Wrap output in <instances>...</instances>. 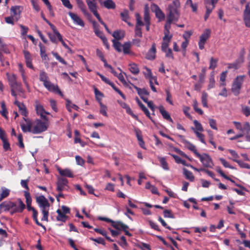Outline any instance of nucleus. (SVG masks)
<instances>
[{
	"mask_svg": "<svg viewBox=\"0 0 250 250\" xmlns=\"http://www.w3.org/2000/svg\"><path fill=\"white\" fill-rule=\"evenodd\" d=\"M210 35V31L208 29H207L204 33L200 37V40L198 42L199 48L201 50L204 48V45L207 40L209 38Z\"/></svg>",
	"mask_w": 250,
	"mask_h": 250,
	"instance_id": "obj_8",
	"label": "nucleus"
},
{
	"mask_svg": "<svg viewBox=\"0 0 250 250\" xmlns=\"http://www.w3.org/2000/svg\"><path fill=\"white\" fill-rule=\"evenodd\" d=\"M7 237V233L6 231L2 229H0V247L2 246L4 239Z\"/></svg>",
	"mask_w": 250,
	"mask_h": 250,
	"instance_id": "obj_47",
	"label": "nucleus"
},
{
	"mask_svg": "<svg viewBox=\"0 0 250 250\" xmlns=\"http://www.w3.org/2000/svg\"><path fill=\"white\" fill-rule=\"evenodd\" d=\"M158 159L161 164L162 167L166 170L169 169L168 164L166 161V158L164 157H158Z\"/></svg>",
	"mask_w": 250,
	"mask_h": 250,
	"instance_id": "obj_44",
	"label": "nucleus"
},
{
	"mask_svg": "<svg viewBox=\"0 0 250 250\" xmlns=\"http://www.w3.org/2000/svg\"><path fill=\"white\" fill-rule=\"evenodd\" d=\"M243 20L246 27H250V6L249 3L245 5V9L243 12Z\"/></svg>",
	"mask_w": 250,
	"mask_h": 250,
	"instance_id": "obj_13",
	"label": "nucleus"
},
{
	"mask_svg": "<svg viewBox=\"0 0 250 250\" xmlns=\"http://www.w3.org/2000/svg\"><path fill=\"white\" fill-rule=\"evenodd\" d=\"M109 85H110L112 88L117 92L124 100H125L126 97L125 96L124 94V93L119 89L118 88L114 83L112 82H110V83L109 84Z\"/></svg>",
	"mask_w": 250,
	"mask_h": 250,
	"instance_id": "obj_48",
	"label": "nucleus"
},
{
	"mask_svg": "<svg viewBox=\"0 0 250 250\" xmlns=\"http://www.w3.org/2000/svg\"><path fill=\"white\" fill-rule=\"evenodd\" d=\"M23 53L27 67L34 69V66L32 63V59L31 54L28 51L26 50H23Z\"/></svg>",
	"mask_w": 250,
	"mask_h": 250,
	"instance_id": "obj_17",
	"label": "nucleus"
},
{
	"mask_svg": "<svg viewBox=\"0 0 250 250\" xmlns=\"http://www.w3.org/2000/svg\"><path fill=\"white\" fill-rule=\"evenodd\" d=\"M68 180L65 178L59 177L56 183V190L58 191L68 190L69 188Z\"/></svg>",
	"mask_w": 250,
	"mask_h": 250,
	"instance_id": "obj_7",
	"label": "nucleus"
},
{
	"mask_svg": "<svg viewBox=\"0 0 250 250\" xmlns=\"http://www.w3.org/2000/svg\"><path fill=\"white\" fill-rule=\"evenodd\" d=\"M112 36L115 38L114 40L118 41L125 37V32L122 30H116L113 33Z\"/></svg>",
	"mask_w": 250,
	"mask_h": 250,
	"instance_id": "obj_28",
	"label": "nucleus"
},
{
	"mask_svg": "<svg viewBox=\"0 0 250 250\" xmlns=\"http://www.w3.org/2000/svg\"><path fill=\"white\" fill-rule=\"evenodd\" d=\"M193 107L194 110L197 113H198L199 114H200V115L203 114L204 112L201 109L198 108V103L196 100L193 101Z\"/></svg>",
	"mask_w": 250,
	"mask_h": 250,
	"instance_id": "obj_50",
	"label": "nucleus"
},
{
	"mask_svg": "<svg viewBox=\"0 0 250 250\" xmlns=\"http://www.w3.org/2000/svg\"><path fill=\"white\" fill-rule=\"evenodd\" d=\"M20 6H12L10 8L11 16L13 17L15 20L17 21L21 18V11Z\"/></svg>",
	"mask_w": 250,
	"mask_h": 250,
	"instance_id": "obj_14",
	"label": "nucleus"
},
{
	"mask_svg": "<svg viewBox=\"0 0 250 250\" xmlns=\"http://www.w3.org/2000/svg\"><path fill=\"white\" fill-rule=\"evenodd\" d=\"M78 6L85 16H86L88 19L89 18L91 17V15L88 12L84 3H83V4H80Z\"/></svg>",
	"mask_w": 250,
	"mask_h": 250,
	"instance_id": "obj_37",
	"label": "nucleus"
},
{
	"mask_svg": "<svg viewBox=\"0 0 250 250\" xmlns=\"http://www.w3.org/2000/svg\"><path fill=\"white\" fill-rule=\"evenodd\" d=\"M98 102L99 103L100 105V112L103 116L107 117V114L106 112L107 107L106 105L103 104L101 102V99H98Z\"/></svg>",
	"mask_w": 250,
	"mask_h": 250,
	"instance_id": "obj_39",
	"label": "nucleus"
},
{
	"mask_svg": "<svg viewBox=\"0 0 250 250\" xmlns=\"http://www.w3.org/2000/svg\"><path fill=\"white\" fill-rule=\"evenodd\" d=\"M1 141L2 142V146H3L4 150L5 151H7L8 150H11L10 145L9 143L8 142L7 139L6 138V139H4Z\"/></svg>",
	"mask_w": 250,
	"mask_h": 250,
	"instance_id": "obj_54",
	"label": "nucleus"
},
{
	"mask_svg": "<svg viewBox=\"0 0 250 250\" xmlns=\"http://www.w3.org/2000/svg\"><path fill=\"white\" fill-rule=\"evenodd\" d=\"M242 113L246 116H250V107L249 106H245L242 108Z\"/></svg>",
	"mask_w": 250,
	"mask_h": 250,
	"instance_id": "obj_64",
	"label": "nucleus"
},
{
	"mask_svg": "<svg viewBox=\"0 0 250 250\" xmlns=\"http://www.w3.org/2000/svg\"><path fill=\"white\" fill-rule=\"evenodd\" d=\"M104 6L108 9H115L116 7L115 3L112 0H105L103 2Z\"/></svg>",
	"mask_w": 250,
	"mask_h": 250,
	"instance_id": "obj_31",
	"label": "nucleus"
},
{
	"mask_svg": "<svg viewBox=\"0 0 250 250\" xmlns=\"http://www.w3.org/2000/svg\"><path fill=\"white\" fill-rule=\"evenodd\" d=\"M208 94L205 91H203L202 94L201 101L202 105L205 107H208Z\"/></svg>",
	"mask_w": 250,
	"mask_h": 250,
	"instance_id": "obj_38",
	"label": "nucleus"
},
{
	"mask_svg": "<svg viewBox=\"0 0 250 250\" xmlns=\"http://www.w3.org/2000/svg\"><path fill=\"white\" fill-rule=\"evenodd\" d=\"M33 218L36 224L39 226L45 229V227L44 225H43L42 223H41L38 220V212L37 210L35 208L33 211Z\"/></svg>",
	"mask_w": 250,
	"mask_h": 250,
	"instance_id": "obj_32",
	"label": "nucleus"
},
{
	"mask_svg": "<svg viewBox=\"0 0 250 250\" xmlns=\"http://www.w3.org/2000/svg\"><path fill=\"white\" fill-rule=\"evenodd\" d=\"M30 177H28L26 180H21V186L26 189V191H28L29 188L28 186V183L29 182Z\"/></svg>",
	"mask_w": 250,
	"mask_h": 250,
	"instance_id": "obj_58",
	"label": "nucleus"
},
{
	"mask_svg": "<svg viewBox=\"0 0 250 250\" xmlns=\"http://www.w3.org/2000/svg\"><path fill=\"white\" fill-rule=\"evenodd\" d=\"M232 160L237 163L240 167L243 168L250 169V165L247 163H244L243 161L238 159H232Z\"/></svg>",
	"mask_w": 250,
	"mask_h": 250,
	"instance_id": "obj_43",
	"label": "nucleus"
},
{
	"mask_svg": "<svg viewBox=\"0 0 250 250\" xmlns=\"http://www.w3.org/2000/svg\"><path fill=\"white\" fill-rule=\"evenodd\" d=\"M42 212L43 214V216L41 219L42 221H48V215H49V208H44L41 209Z\"/></svg>",
	"mask_w": 250,
	"mask_h": 250,
	"instance_id": "obj_41",
	"label": "nucleus"
},
{
	"mask_svg": "<svg viewBox=\"0 0 250 250\" xmlns=\"http://www.w3.org/2000/svg\"><path fill=\"white\" fill-rule=\"evenodd\" d=\"M128 83H129L130 84H131L137 90L138 94L140 96V97H143L144 95H149V92L146 88H140L133 84L129 81L128 82Z\"/></svg>",
	"mask_w": 250,
	"mask_h": 250,
	"instance_id": "obj_25",
	"label": "nucleus"
},
{
	"mask_svg": "<svg viewBox=\"0 0 250 250\" xmlns=\"http://www.w3.org/2000/svg\"><path fill=\"white\" fill-rule=\"evenodd\" d=\"M216 171L225 179L229 180L232 183H235L233 180L231 179L230 178H229V176H228L224 173V172L223 171V170L221 169L220 167H217L216 169Z\"/></svg>",
	"mask_w": 250,
	"mask_h": 250,
	"instance_id": "obj_52",
	"label": "nucleus"
},
{
	"mask_svg": "<svg viewBox=\"0 0 250 250\" xmlns=\"http://www.w3.org/2000/svg\"><path fill=\"white\" fill-rule=\"evenodd\" d=\"M58 171L61 176H66L69 178H73L74 177L73 173L69 169L65 168L62 169L59 168Z\"/></svg>",
	"mask_w": 250,
	"mask_h": 250,
	"instance_id": "obj_26",
	"label": "nucleus"
},
{
	"mask_svg": "<svg viewBox=\"0 0 250 250\" xmlns=\"http://www.w3.org/2000/svg\"><path fill=\"white\" fill-rule=\"evenodd\" d=\"M218 62V59H215L213 57H211L210 59L209 66L208 67V69L214 70L217 67Z\"/></svg>",
	"mask_w": 250,
	"mask_h": 250,
	"instance_id": "obj_36",
	"label": "nucleus"
},
{
	"mask_svg": "<svg viewBox=\"0 0 250 250\" xmlns=\"http://www.w3.org/2000/svg\"><path fill=\"white\" fill-rule=\"evenodd\" d=\"M178 136L182 140V142L185 145V147H186L188 149L193 152L196 156L199 153L197 151L196 146L190 143L189 141L186 140L183 135H178Z\"/></svg>",
	"mask_w": 250,
	"mask_h": 250,
	"instance_id": "obj_10",
	"label": "nucleus"
},
{
	"mask_svg": "<svg viewBox=\"0 0 250 250\" xmlns=\"http://www.w3.org/2000/svg\"><path fill=\"white\" fill-rule=\"evenodd\" d=\"M144 68L147 71V73L144 72V75L145 77L146 78H148L149 80H152V81H153L156 85H158L159 83L157 81V77L153 76L151 69L146 66H145Z\"/></svg>",
	"mask_w": 250,
	"mask_h": 250,
	"instance_id": "obj_22",
	"label": "nucleus"
},
{
	"mask_svg": "<svg viewBox=\"0 0 250 250\" xmlns=\"http://www.w3.org/2000/svg\"><path fill=\"white\" fill-rule=\"evenodd\" d=\"M53 56L62 63L66 65V62L62 59L57 52H52Z\"/></svg>",
	"mask_w": 250,
	"mask_h": 250,
	"instance_id": "obj_55",
	"label": "nucleus"
},
{
	"mask_svg": "<svg viewBox=\"0 0 250 250\" xmlns=\"http://www.w3.org/2000/svg\"><path fill=\"white\" fill-rule=\"evenodd\" d=\"M150 19L149 11L148 9L146 8L144 11V21L145 23H150Z\"/></svg>",
	"mask_w": 250,
	"mask_h": 250,
	"instance_id": "obj_60",
	"label": "nucleus"
},
{
	"mask_svg": "<svg viewBox=\"0 0 250 250\" xmlns=\"http://www.w3.org/2000/svg\"><path fill=\"white\" fill-rule=\"evenodd\" d=\"M14 104L16 105L21 112V114L24 116V117L28 116V112L27 111L25 106L23 103H20L17 100H15Z\"/></svg>",
	"mask_w": 250,
	"mask_h": 250,
	"instance_id": "obj_19",
	"label": "nucleus"
},
{
	"mask_svg": "<svg viewBox=\"0 0 250 250\" xmlns=\"http://www.w3.org/2000/svg\"><path fill=\"white\" fill-rule=\"evenodd\" d=\"M236 128L239 131V133H244V136L247 141L250 142V124L249 122H246L243 124L240 122L234 121L233 122Z\"/></svg>",
	"mask_w": 250,
	"mask_h": 250,
	"instance_id": "obj_3",
	"label": "nucleus"
},
{
	"mask_svg": "<svg viewBox=\"0 0 250 250\" xmlns=\"http://www.w3.org/2000/svg\"><path fill=\"white\" fill-rule=\"evenodd\" d=\"M180 0H173L172 2L167 5L166 9L167 20L164 32L170 33L169 29L171 23L178 21L180 15Z\"/></svg>",
	"mask_w": 250,
	"mask_h": 250,
	"instance_id": "obj_1",
	"label": "nucleus"
},
{
	"mask_svg": "<svg viewBox=\"0 0 250 250\" xmlns=\"http://www.w3.org/2000/svg\"><path fill=\"white\" fill-rule=\"evenodd\" d=\"M163 213L164 217L165 218H174V217L170 210L165 209L164 210Z\"/></svg>",
	"mask_w": 250,
	"mask_h": 250,
	"instance_id": "obj_63",
	"label": "nucleus"
},
{
	"mask_svg": "<svg viewBox=\"0 0 250 250\" xmlns=\"http://www.w3.org/2000/svg\"><path fill=\"white\" fill-rule=\"evenodd\" d=\"M159 110L160 112L162 114L163 117L165 119H166L171 123H173V120L171 118L169 114L165 110L164 107L163 105H160L159 107Z\"/></svg>",
	"mask_w": 250,
	"mask_h": 250,
	"instance_id": "obj_24",
	"label": "nucleus"
},
{
	"mask_svg": "<svg viewBox=\"0 0 250 250\" xmlns=\"http://www.w3.org/2000/svg\"><path fill=\"white\" fill-rule=\"evenodd\" d=\"M39 46L40 49V55H41V57L42 59L43 60H46L47 59H48V58H47V56L45 53L46 50H45V46L44 45H43L42 44V43H40Z\"/></svg>",
	"mask_w": 250,
	"mask_h": 250,
	"instance_id": "obj_33",
	"label": "nucleus"
},
{
	"mask_svg": "<svg viewBox=\"0 0 250 250\" xmlns=\"http://www.w3.org/2000/svg\"><path fill=\"white\" fill-rule=\"evenodd\" d=\"M11 89L20 91L21 89V84L20 83L16 82L10 85Z\"/></svg>",
	"mask_w": 250,
	"mask_h": 250,
	"instance_id": "obj_53",
	"label": "nucleus"
},
{
	"mask_svg": "<svg viewBox=\"0 0 250 250\" xmlns=\"http://www.w3.org/2000/svg\"><path fill=\"white\" fill-rule=\"evenodd\" d=\"M156 44L155 43H153L152 44L150 49L147 52L145 58L148 60L153 61L156 58Z\"/></svg>",
	"mask_w": 250,
	"mask_h": 250,
	"instance_id": "obj_15",
	"label": "nucleus"
},
{
	"mask_svg": "<svg viewBox=\"0 0 250 250\" xmlns=\"http://www.w3.org/2000/svg\"><path fill=\"white\" fill-rule=\"evenodd\" d=\"M219 160L225 167L229 168L232 169H235L234 167L230 166L229 164V163L224 158H219Z\"/></svg>",
	"mask_w": 250,
	"mask_h": 250,
	"instance_id": "obj_56",
	"label": "nucleus"
},
{
	"mask_svg": "<svg viewBox=\"0 0 250 250\" xmlns=\"http://www.w3.org/2000/svg\"><path fill=\"white\" fill-rule=\"evenodd\" d=\"M19 207L16 206L15 208L11 211V214L12 215L16 212H22L25 208V205L21 199H18Z\"/></svg>",
	"mask_w": 250,
	"mask_h": 250,
	"instance_id": "obj_23",
	"label": "nucleus"
},
{
	"mask_svg": "<svg viewBox=\"0 0 250 250\" xmlns=\"http://www.w3.org/2000/svg\"><path fill=\"white\" fill-rule=\"evenodd\" d=\"M196 157L200 159L204 167L211 168L213 167V163L212 159L208 154L204 153L201 155L199 153Z\"/></svg>",
	"mask_w": 250,
	"mask_h": 250,
	"instance_id": "obj_6",
	"label": "nucleus"
},
{
	"mask_svg": "<svg viewBox=\"0 0 250 250\" xmlns=\"http://www.w3.org/2000/svg\"><path fill=\"white\" fill-rule=\"evenodd\" d=\"M24 196L26 199V205H31L32 199L30 194V193L27 191H24Z\"/></svg>",
	"mask_w": 250,
	"mask_h": 250,
	"instance_id": "obj_57",
	"label": "nucleus"
},
{
	"mask_svg": "<svg viewBox=\"0 0 250 250\" xmlns=\"http://www.w3.org/2000/svg\"><path fill=\"white\" fill-rule=\"evenodd\" d=\"M9 190L7 189H5L2 191L0 194V202L9 195Z\"/></svg>",
	"mask_w": 250,
	"mask_h": 250,
	"instance_id": "obj_62",
	"label": "nucleus"
},
{
	"mask_svg": "<svg viewBox=\"0 0 250 250\" xmlns=\"http://www.w3.org/2000/svg\"><path fill=\"white\" fill-rule=\"evenodd\" d=\"M245 77V75H239L234 79L232 83L231 91L235 96H238L240 93V90Z\"/></svg>",
	"mask_w": 250,
	"mask_h": 250,
	"instance_id": "obj_4",
	"label": "nucleus"
},
{
	"mask_svg": "<svg viewBox=\"0 0 250 250\" xmlns=\"http://www.w3.org/2000/svg\"><path fill=\"white\" fill-rule=\"evenodd\" d=\"M193 123L195 126V127L192 128V129L194 131V132L195 133L196 132H202L204 131V129L203 128V126L200 123H199L198 121L195 120L193 121Z\"/></svg>",
	"mask_w": 250,
	"mask_h": 250,
	"instance_id": "obj_29",
	"label": "nucleus"
},
{
	"mask_svg": "<svg viewBox=\"0 0 250 250\" xmlns=\"http://www.w3.org/2000/svg\"><path fill=\"white\" fill-rule=\"evenodd\" d=\"M216 3H205L206 8V13H208L209 15L212 12V10L214 9Z\"/></svg>",
	"mask_w": 250,
	"mask_h": 250,
	"instance_id": "obj_45",
	"label": "nucleus"
},
{
	"mask_svg": "<svg viewBox=\"0 0 250 250\" xmlns=\"http://www.w3.org/2000/svg\"><path fill=\"white\" fill-rule=\"evenodd\" d=\"M157 9L155 11L156 16L159 19H164L165 18V14L159 7L156 5Z\"/></svg>",
	"mask_w": 250,
	"mask_h": 250,
	"instance_id": "obj_49",
	"label": "nucleus"
},
{
	"mask_svg": "<svg viewBox=\"0 0 250 250\" xmlns=\"http://www.w3.org/2000/svg\"><path fill=\"white\" fill-rule=\"evenodd\" d=\"M88 9L92 12L97 19L100 17V15L97 11V5L95 2V0H85Z\"/></svg>",
	"mask_w": 250,
	"mask_h": 250,
	"instance_id": "obj_11",
	"label": "nucleus"
},
{
	"mask_svg": "<svg viewBox=\"0 0 250 250\" xmlns=\"http://www.w3.org/2000/svg\"><path fill=\"white\" fill-rule=\"evenodd\" d=\"M215 81L214 79V72H212L209 79V83L208 85V89L209 90L215 87Z\"/></svg>",
	"mask_w": 250,
	"mask_h": 250,
	"instance_id": "obj_35",
	"label": "nucleus"
},
{
	"mask_svg": "<svg viewBox=\"0 0 250 250\" xmlns=\"http://www.w3.org/2000/svg\"><path fill=\"white\" fill-rule=\"evenodd\" d=\"M129 66V70L132 73L136 75L139 73V72H140L139 68L138 65L136 63H130Z\"/></svg>",
	"mask_w": 250,
	"mask_h": 250,
	"instance_id": "obj_34",
	"label": "nucleus"
},
{
	"mask_svg": "<svg viewBox=\"0 0 250 250\" xmlns=\"http://www.w3.org/2000/svg\"><path fill=\"white\" fill-rule=\"evenodd\" d=\"M7 79L9 83L10 86L16 83L17 81V76L15 74L10 75L9 73L6 74Z\"/></svg>",
	"mask_w": 250,
	"mask_h": 250,
	"instance_id": "obj_46",
	"label": "nucleus"
},
{
	"mask_svg": "<svg viewBox=\"0 0 250 250\" xmlns=\"http://www.w3.org/2000/svg\"><path fill=\"white\" fill-rule=\"evenodd\" d=\"M124 53L128 54L130 53V44L129 42H126L124 43L122 45Z\"/></svg>",
	"mask_w": 250,
	"mask_h": 250,
	"instance_id": "obj_51",
	"label": "nucleus"
},
{
	"mask_svg": "<svg viewBox=\"0 0 250 250\" xmlns=\"http://www.w3.org/2000/svg\"><path fill=\"white\" fill-rule=\"evenodd\" d=\"M39 80L43 83V86L49 91L58 93L61 97L63 96V93L59 89L57 85L52 83L49 80L47 74L43 70H41L39 74Z\"/></svg>",
	"mask_w": 250,
	"mask_h": 250,
	"instance_id": "obj_2",
	"label": "nucleus"
},
{
	"mask_svg": "<svg viewBox=\"0 0 250 250\" xmlns=\"http://www.w3.org/2000/svg\"><path fill=\"white\" fill-rule=\"evenodd\" d=\"M111 225L114 228L118 230L128 229L129 228L128 226L121 221L115 222L113 221L111 223Z\"/></svg>",
	"mask_w": 250,
	"mask_h": 250,
	"instance_id": "obj_21",
	"label": "nucleus"
},
{
	"mask_svg": "<svg viewBox=\"0 0 250 250\" xmlns=\"http://www.w3.org/2000/svg\"><path fill=\"white\" fill-rule=\"evenodd\" d=\"M90 240L94 242H97L98 244H102L103 245H105V243L103 238L102 237H98L97 238H94L93 237H90Z\"/></svg>",
	"mask_w": 250,
	"mask_h": 250,
	"instance_id": "obj_61",
	"label": "nucleus"
},
{
	"mask_svg": "<svg viewBox=\"0 0 250 250\" xmlns=\"http://www.w3.org/2000/svg\"><path fill=\"white\" fill-rule=\"evenodd\" d=\"M183 173L187 179L189 180L191 182H193L194 180V176L193 175L192 173L184 168L183 169Z\"/></svg>",
	"mask_w": 250,
	"mask_h": 250,
	"instance_id": "obj_30",
	"label": "nucleus"
},
{
	"mask_svg": "<svg viewBox=\"0 0 250 250\" xmlns=\"http://www.w3.org/2000/svg\"><path fill=\"white\" fill-rule=\"evenodd\" d=\"M25 123H21L20 125L22 131L24 132H31L33 133V123L31 120L28 118H23Z\"/></svg>",
	"mask_w": 250,
	"mask_h": 250,
	"instance_id": "obj_9",
	"label": "nucleus"
},
{
	"mask_svg": "<svg viewBox=\"0 0 250 250\" xmlns=\"http://www.w3.org/2000/svg\"><path fill=\"white\" fill-rule=\"evenodd\" d=\"M36 200L41 209L49 208L50 207L48 201L43 195L37 196Z\"/></svg>",
	"mask_w": 250,
	"mask_h": 250,
	"instance_id": "obj_12",
	"label": "nucleus"
},
{
	"mask_svg": "<svg viewBox=\"0 0 250 250\" xmlns=\"http://www.w3.org/2000/svg\"><path fill=\"white\" fill-rule=\"evenodd\" d=\"M16 206V203L11 201H5L0 204V208L4 211H9L11 209L13 210Z\"/></svg>",
	"mask_w": 250,
	"mask_h": 250,
	"instance_id": "obj_16",
	"label": "nucleus"
},
{
	"mask_svg": "<svg viewBox=\"0 0 250 250\" xmlns=\"http://www.w3.org/2000/svg\"><path fill=\"white\" fill-rule=\"evenodd\" d=\"M36 110L37 113L38 115H40L42 118L44 120H47L45 114H49V113L44 110L43 107L42 105L40 104H37L36 105Z\"/></svg>",
	"mask_w": 250,
	"mask_h": 250,
	"instance_id": "obj_20",
	"label": "nucleus"
},
{
	"mask_svg": "<svg viewBox=\"0 0 250 250\" xmlns=\"http://www.w3.org/2000/svg\"><path fill=\"white\" fill-rule=\"evenodd\" d=\"M112 41L113 42V46L115 49L118 52H121L122 51V44L116 40H113Z\"/></svg>",
	"mask_w": 250,
	"mask_h": 250,
	"instance_id": "obj_42",
	"label": "nucleus"
},
{
	"mask_svg": "<svg viewBox=\"0 0 250 250\" xmlns=\"http://www.w3.org/2000/svg\"><path fill=\"white\" fill-rule=\"evenodd\" d=\"M56 212L58 214L56 217L57 220L58 221L65 222L68 217L66 216L65 214L63 213L60 209H58Z\"/></svg>",
	"mask_w": 250,
	"mask_h": 250,
	"instance_id": "obj_27",
	"label": "nucleus"
},
{
	"mask_svg": "<svg viewBox=\"0 0 250 250\" xmlns=\"http://www.w3.org/2000/svg\"><path fill=\"white\" fill-rule=\"evenodd\" d=\"M120 15L122 20L127 22V21L129 19L128 12L127 10H125L122 12Z\"/></svg>",
	"mask_w": 250,
	"mask_h": 250,
	"instance_id": "obj_59",
	"label": "nucleus"
},
{
	"mask_svg": "<svg viewBox=\"0 0 250 250\" xmlns=\"http://www.w3.org/2000/svg\"><path fill=\"white\" fill-rule=\"evenodd\" d=\"M139 106L141 108V109L143 111V112L146 114V115L147 117H148L152 122H153V121L152 120V119L150 116V113H149L148 109L145 106V105L143 104L142 102H139Z\"/></svg>",
	"mask_w": 250,
	"mask_h": 250,
	"instance_id": "obj_40",
	"label": "nucleus"
},
{
	"mask_svg": "<svg viewBox=\"0 0 250 250\" xmlns=\"http://www.w3.org/2000/svg\"><path fill=\"white\" fill-rule=\"evenodd\" d=\"M68 15L74 23L82 27H83L84 26V23L83 21L76 14L69 12L68 13Z\"/></svg>",
	"mask_w": 250,
	"mask_h": 250,
	"instance_id": "obj_18",
	"label": "nucleus"
},
{
	"mask_svg": "<svg viewBox=\"0 0 250 250\" xmlns=\"http://www.w3.org/2000/svg\"><path fill=\"white\" fill-rule=\"evenodd\" d=\"M47 127L48 126L46 122L37 119L34 122L33 127V134H36L43 132L47 130Z\"/></svg>",
	"mask_w": 250,
	"mask_h": 250,
	"instance_id": "obj_5",
	"label": "nucleus"
}]
</instances>
